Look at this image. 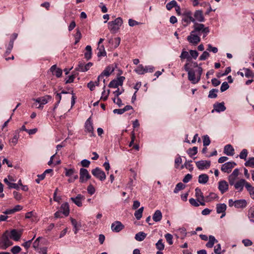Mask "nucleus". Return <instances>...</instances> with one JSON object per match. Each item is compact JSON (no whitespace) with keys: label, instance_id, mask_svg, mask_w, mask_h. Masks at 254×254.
Masks as SVG:
<instances>
[{"label":"nucleus","instance_id":"nucleus-58","mask_svg":"<svg viewBox=\"0 0 254 254\" xmlns=\"http://www.w3.org/2000/svg\"><path fill=\"white\" fill-rule=\"evenodd\" d=\"M229 87V85H228V83L227 82H224L222 83L221 87H220V90L222 92L226 91L227 90Z\"/></svg>","mask_w":254,"mask_h":254},{"label":"nucleus","instance_id":"nucleus-24","mask_svg":"<svg viewBox=\"0 0 254 254\" xmlns=\"http://www.w3.org/2000/svg\"><path fill=\"white\" fill-rule=\"evenodd\" d=\"M245 180L241 179L239 181H237L233 186H234V188L236 190H238V191H242L243 190L244 186L245 185Z\"/></svg>","mask_w":254,"mask_h":254},{"label":"nucleus","instance_id":"nucleus-21","mask_svg":"<svg viewBox=\"0 0 254 254\" xmlns=\"http://www.w3.org/2000/svg\"><path fill=\"white\" fill-rule=\"evenodd\" d=\"M84 199V196L80 194H78L75 197L70 198L71 200L79 207L82 205V200Z\"/></svg>","mask_w":254,"mask_h":254},{"label":"nucleus","instance_id":"nucleus-25","mask_svg":"<svg viewBox=\"0 0 254 254\" xmlns=\"http://www.w3.org/2000/svg\"><path fill=\"white\" fill-rule=\"evenodd\" d=\"M60 211L65 216L68 215L69 213V205L67 202L62 204L60 207Z\"/></svg>","mask_w":254,"mask_h":254},{"label":"nucleus","instance_id":"nucleus-34","mask_svg":"<svg viewBox=\"0 0 254 254\" xmlns=\"http://www.w3.org/2000/svg\"><path fill=\"white\" fill-rule=\"evenodd\" d=\"M217 242V240L212 235L209 237V241L207 243L206 246L208 248H212L215 243Z\"/></svg>","mask_w":254,"mask_h":254},{"label":"nucleus","instance_id":"nucleus-55","mask_svg":"<svg viewBox=\"0 0 254 254\" xmlns=\"http://www.w3.org/2000/svg\"><path fill=\"white\" fill-rule=\"evenodd\" d=\"M21 251V248L18 246H14L11 249V252L13 254H17Z\"/></svg>","mask_w":254,"mask_h":254},{"label":"nucleus","instance_id":"nucleus-31","mask_svg":"<svg viewBox=\"0 0 254 254\" xmlns=\"http://www.w3.org/2000/svg\"><path fill=\"white\" fill-rule=\"evenodd\" d=\"M208 179L209 177L207 174H201L198 176V181L200 184H205L208 182Z\"/></svg>","mask_w":254,"mask_h":254},{"label":"nucleus","instance_id":"nucleus-61","mask_svg":"<svg viewBox=\"0 0 254 254\" xmlns=\"http://www.w3.org/2000/svg\"><path fill=\"white\" fill-rule=\"evenodd\" d=\"M33 240V238H32L31 240H30L29 241H26V242L23 243L22 244V246L24 247L26 249H28L29 247L31 246V243L32 241Z\"/></svg>","mask_w":254,"mask_h":254},{"label":"nucleus","instance_id":"nucleus-45","mask_svg":"<svg viewBox=\"0 0 254 254\" xmlns=\"http://www.w3.org/2000/svg\"><path fill=\"white\" fill-rule=\"evenodd\" d=\"M188 154L191 157L192 155H194L197 153V147H193L192 148H189L187 151Z\"/></svg>","mask_w":254,"mask_h":254},{"label":"nucleus","instance_id":"nucleus-30","mask_svg":"<svg viewBox=\"0 0 254 254\" xmlns=\"http://www.w3.org/2000/svg\"><path fill=\"white\" fill-rule=\"evenodd\" d=\"M98 51L97 53V56L100 57H105L107 55L106 52L105 51V48L103 45L98 46L97 48Z\"/></svg>","mask_w":254,"mask_h":254},{"label":"nucleus","instance_id":"nucleus-9","mask_svg":"<svg viewBox=\"0 0 254 254\" xmlns=\"http://www.w3.org/2000/svg\"><path fill=\"white\" fill-rule=\"evenodd\" d=\"M192 16L194 19V23L198 22H203L205 21V18L203 15L202 10H195Z\"/></svg>","mask_w":254,"mask_h":254},{"label":"nucleus","instance_id":"nucleus-23","mask_svg":"<svg viewBox=\"0 0 254 254\" xmlns=\"http://www.w3.org/2000/svg\"><path fill=\"white\" fill-rule=\"evenodd\" d=\"M214 109L212 111V113L214 112L215 110L217 112H223L226 110V107L224 106V102L216 103L213 105Z\"/></svg>","mask_w":254,"mask_h":254},{"label":"nucleus","instance_id":"nucleus-54","mask_svg":"<svg viewBox=\"0 0 254 254\" xmlns=\"http://www.w3.org/2000/svg\"><path fill=\"white\" fill-rule=\"evenodd\" d=\"M105 85L104 86L103 88L105 89ZM109 93H110L109 90H108L107 93H106V91H105V89H104L102 93V96L101 97V99L102 100H103V101H106L108 98Z\"/></svg>","mask_w":254,"mask_h":254},{"label":"nucleus","instance_id":"nucleus-49","mask_svg":"<svg viewBox=\"0 0 254 254\" xmlns=\"http://www.w3.org/2000/svg\"><path fill=\"white\" fill-rule=\"evenodd\" d=\"M165 238L169 245H172L173 244L172 235L169 233L166 234L165 235Z\"/></svg>","mask_w":254,"mask_h":254},{"label":"nucleus","instance_id":"nucleus-10","mask_svg":"<svg viewBox=\"0 0 254 254\" xmlns=\"http://www.w3.org/2000/svg\"><path fill=\"white\" fill-rule=\"evenodd\" d=\"M79 175V181L81 183L86 182L91 178L88 170L84 168L80 169Z\"/></svg>","mask_w":254,"mask_h":254},{"label":"nucleus","instance_id":"nucleus-22","mask_svg":"<svg viewBox=\"0 0 254 254\" xmlns=\"http://www.w3.org/2000/svg\"><path fill=\"white\" fill-rule=\"evenodd\" d=\"M195 197H196L198 200H200L201 201H199L200 205H205V203L204 201V196L203 195V193L201 191V190L198 188H197L195 190Z\"/></svg>","mask_w":254,"mask_h":254},{"label":"nucleus","instance_id":"nucleus-7","mask_svg":"<svg viewBox=\"0 0 254 254\" xmlns=\"http://www.w3.org/2000/svg\"><path fill=\"white\" fill-rule=\"evenodd\" d=\"M91 172L95 177L101 181L106 179V176L105 172L98 167H96L93 169Z\"/></svg>","mask_w":254,"mask_h":254},{"label":"nucleus","instance_id":"nucleus-59","mask_svg":"<svg viewBox=\"0 0 254 254\" xmlns=\"http://www.w3.org/2000/svg\"><path fill=\"white\" fill-rule=\"evenodd\" d=\"M87 192L91 195L94 194L95 192V189L93 185H90L87 187Z\"/></svg>","mask_w":254,"mask_h":254},{"label":"nucleus","instance_id":"nucleus-64","mask_svg":"<svg viewBox=\"0 0 254 254\" xmlns=\"http://www.w3.org/2000/svg\"><path fill=\"white\" fill-rule=\"evenodd\" d=\"M90 162L87 159H83L81 161V164L83 167H88Z\"/></svg>","mask_w":254,"mask_h":254},{"label":"nucleus","instance_id":"nucleus-62","mask_svg":"<svg viewBox=\"0 0 254 254\" xmlns=\"http://www.w3.org/2000/svg\"><path fill=\"white\" fill-rule=\"evenodd\" d=\"M190 57L194 59H196L198 56V53L196 50H190Z\"/></svg>","mask_w":254,"mask_h":254},{"label":"nucleus","instance_id":"nucleus-15","mask_svg":"<svg viewBox=\"0 0 254 254\" xmlns=\"http://www.w3.org/2000/svg\"><path fill=\"white\" fill-rule=\"evenodd\" d=\"M115 70L113 65L107 66L102 73L98 76V79H102L104 76H109Z\"/></svg>","mask_w":254,"mask_h":254},{"label":"nucleus","instance_id":"nucleus-17","mask_svg":"<svg viewBox=\"0 0 254 254\" xmlns=\"http://www.w3.org/2000/svg\"><path fill=\"white\" fill-rule=\"evenodd\" d=\"M124 225L119 221H116L111 225V229L114 232H119L124 228Z\"/></svg>","mask_w":254,"mask_h":254},{"label":"nucleus","instance_id":"nucleus-57","mask_svg":"<svg viewBox=\"0 0 254 254\" xmlns=\"http://www.w3.org/2000/svg\"><path fill=\"white\" fill-rule=\"evenodd\" d=\"M237 178V177L233 176L231 174L229 176L228 181H229V183L231 186H233V184H234V183H236L235 182H236Z\"/></svg>","mask_w":254,"mask_h":254},{"label":"nucleus","instance_id":"nucleus-6","mask_svg":"<svg viewBox=\"0 0 254 254\" xmlns=\"http://www.w3.org/2000/svg\"><path fill=\"white\" fill-rule=\"evenodd\" d=\"M0 239L2 245L3 246L2 250L6 249L8 247L13 244L12 242L9 239L8 231H6L3 234Z\"/></svg>","mask_w":254,"mask_h":254},{"label":"nucleus","instance_id":"nucleus-51","mask_svg":"<svg viewBox=\"0 0 254 254\" xmlns=\"http://www.w3.org/2000/svg\"><path fill=\"white\" fill-rule=\"evenodd\" d=\"M135 71L139 74H143L145 73L144 66L142 64H139L135 69Z\"/></svg>","mask_w":254,"mask_h":254},{"label":"nucleus","instance_id":"nucleus-38","mask_svg":"<svg viewBox=\"0 0 254 254\" xmlns=\"http://www.w3.org/2000/svg\"><path fill=\"white\" fill-rule=\"evenodd\" d=\"M143 209V207H141L137 210L135 211L134 213V216L137 220H139L142 217Z\"/></svg>","mask_w":254,"mask_h":254},{"label":"nucleus","instance_id":"nucleus-44","mask_svg":"<svg viewBox=\"0 0 254 254\" xmlns=\"http://www.w3.org/2000/svg\"><path fill=\"white\" fill-rule=\"evenodd\" d=\"M248 217L251 222H254V207H251L249 209Z\"/></svg>","mask_w":254,"mask_h":254},{"label":"nucleus","instance_id":"nucleus-35","mask_svg":"<svg viewBox=\"0 0 254 254\" xmlns=\"http://www.w3.org/2000/svg\"><path fill=\"white\" fill-rule=\"evenodd\" d=\"M3 181L8 186V187L10 189H14L16 190H18L19 188L18 184L10 182L9 181H8L7 178H5Z\"/></svg>","mask_w":254,"mask_h":254},{"label":"nucleus","instance_id":"nucleus-53","mask_svg":"<svg viewBox=\"0 0 254 254\" xmlns=\"http://www.w3.org/2000/svg\"><path fill=\"white\" fill-rule=\"evenodd\" d=\"M210 140L209 136L207 135H204L203 137V146H206L209 145Z\"/></svg>","mask_w":254,"mask_h":254},{"label":"nucleus","instance_id":"nucleus-43","mask_svg":"<svg viewBox=\"0 0 254 254\" xmlns=\"http://www.w3.org/2000/svg\"><path fill=\"white\" fill-rule=\"evenodd\" d=\"M156 247L157 249H158L159 251H162L164 249V244L163 243V240L160 239L158 240V241L156 244Z\"/></svg>","mask_w":254,"mask_h":254},{"label":"nucleus","instance_id":"nucleus-14","mask_svg":"<svg viewBox=\"0 0 254 254\" xmlns=\"http://www.w3.org/2000/svg\"><path fill=\"white\" fill-rule=\"evenodd\" d=\"M195 164L199 170H203L210 167L211 162L208 160H200L195 162Z\"/></svg>","mask_w":254,"mask_h":254},{"label":"nucleus","instance_id":"nucleus-50","mask_svg":"<svg viewBox=\"0 0 254 254\" xmlns=\"http://www.w3.org/2000/svg\"><path fill=\"white\" fill-rule=\"evenodd\" d=\"M177 3L175 0H172L166 4V8L168 10H170L171 9H172L174 7H175L177 5Z\"/></svg>","mask_w":254,"mask_h":254},{"label":"nucleus","instance_id":"nucleus-33","mask_svg":"<svg viewBox=\"0 0 254 254\" xmlns=\"http://www.w3.org/2000/svg\"><path fill=\"white\" fill-rule=\"evenodd\" d=\"M85 50L86 51V52L84 54V57L87 60H89L91 58V55H92V48L89 45H87L86 48Z\"/></svg>","mask_w":254,"mask_h":254},{"label":"nucleus","instance_id":"nucleus-63","mask_svg":"<svg viewBox=\"0 0 254 254\" xmlns=\"http://www.w3.org/2000/svg\"><path fill=\"white\" fill-rule=\"evenodd\" d=\"M221 245L220 244H217L214 248V253L216 254H223L221 252Z\"/></svg>","mask_w":254,"mask_h":254},{"label":"nucleus","instance_id":"nucleus-16","mask_svg":"<svg viewBox=\"0 0 254 254\" xmlns=\"http://www.w3.org/2000/svg\"><path fill=\"white\" fill-rule=\"evenodd\" d=\"M92 65L93 64L91 62L85 64L84 63L80 62L78 63L76 70L81 72H85L87 71Z\"/></svg>","mask_w":254,"mask_h":254},{"label":"nucleus","instance_id":"nucleus-4","mask_svg":"<svg viewBox=\"0 0 254 254\" xmlns=\"http://www.w3.org/2000/svg\"><path fill=\"white\" fill-rule=\"evenodd\" d=\"M182 23L185 27L188 26L190 22L194 24V19L192 16V13L190 11H187L183 14Z\"/></svg>","mask_w":254,"mask_h":254},{"label":"nucleus","instance_id":"nucleus-13","mask_svg":"<svg viewBox=\"0 0 254 254\" xmlns=\"http://www.w3.org/2000/svg\"><path fill=\"white\" fill-rule=\"evenodd\" d=\"M125 79V77L124 76L118 77L116 79H114L110 82L109 87L110 88H118V86L123 85Z\"/></svg>","mask_w":254,"mask_h":254},{"label":"nucleus","instance_id":"nucleus-5","mask_svg":"<svg viewBox=\"0 0 254 254\" xmlns=\"http://www.w3.org/2000/svg\"><path fill=\"white\" fill-rule=\"evenodd\" d=\"M52 97L50 95H47L43 97L37 98L36 99H33L32 100L37 103H39V106L37 107V108L42 109L43 106L46 104L49 101L51 100Z\"/></svg>","mask_w":254,"mask_h":254},{"label":"nucleus","instance_id":"nucleus-36","mask_svg":"<svg viewBox=\"0 0 254 254\" xmlns=\"http://www.w3.org/2000/svg\"><path fill=\"white\" fill-rule=\"evenodd\" d=\"M146 234L143 232H140L137 233L135 236V239L137 241H143L146 237Z\"/></svg>","mask_w":254,"mask_h":254},{"label":"nucleus","instance_id":"nucleus-8","mask_svg":"<svg viewBox=\"0 0 254 254\" xmlns=\"http://www.w3.org/2000/svg\"><path fill=\"white\" fill-rule=\"evenodd\" d=\"M85 131L90 133V136H95L94 132V129L93 126V123L91 120V118L89 117L85 122Z\"/></svg>","mask_w":254,"mask_h":254},{"label":"nucleus","instance_id":"nucleus-37","mask_svg":"<svg viewBox=\"0 0 254 254\" xmlns=\"http://www.w3.org/2000/svg\"><path fill=\"white\" fill-rule=\"evenodd\" d=\"M245 165L246 167H249L252 168H254V157H250L245 162Z\"/></svg>","mask_w":254,"mask_h":254},{"label":"nucleus","instance_id":"nucleus-3","mask_svg":"<svg viewBox=\"0 0 254 254\" xmlns=\"http://www.w3.org/2000/svg\"><path fill=\"white\" fill-rule=\"evenodd\" d=\"M123 20L121 17H118L114 21L108 22V28L112 33H116L123 24Z\"/></svg>","mask_w":254,"mask_h":254},{"label":"nucleus","instance_id":"nucleus-41","mask_svg":"<svg viewBox=\"0 0 254 254\" xmlns=\"http://www.w3.org/2000/svg\"><path fill=\"white\" fill-rule=\"evenodd\" d=\"M185 186L182 183H179L177 184L174 190V192L175 193H178L180 190H183Z\"/></svg>","mask_w":254,"mask_h":254},{"label":"nucleus","instance_id":"nucleus-52","mask_svg":"<svg viewBox=\"0 0 254 254\" xmlns=\"http://www.w3.org/2000/svg\"><path fill=\"white\" fill-rule=\"evenodd\" d=\"M19 136L18 133H15L13 137L10 140V142L15 145L17 143Z\"/></svg>","mask_w":254,"mask_h":254},{"label":"nucleus","instance_id":"nucleus-47","mask_svg":"<svg viewBox=\"0 0 254 254\" xmlns=\"http://www.w3.org/2000/svg\"><path fill=\"white\" fill-rule=\"evenodd\" d=\"M65 175L67 177H71L72 175H74L75 172V170L74 169H67L65 168Z\"/></svg>","mask_w":254,"mask_h":254},{"label":"nucleus","instance_id":"nucleus-20","mask_svg":"<svg viewBox=\"0 0 254 254\" xmlns=\"http://www.w3.org/2000/svg\"><path fill=\"white\" fill-rule=\"evenodd\" d=\"M227 206L225 203H219L216 205V211L218 214L222 213L221 218H223L225 216L226 213L225 211L226 210Z\"/></svg>","mask_w":254,"mask_h":254},{"label":"nucleus","instance_id":"nucleus-60","mask_svg":"<svg viewBox=\"0 0 254 254\" xmlns=\"http://www.w3.org/2000/svg\"><path fill=\"white\" fill-rule=\"evenodd\" d=\"M207 46V50L209 52H212L213 53H216L218 52V49L216 47H212L211 44H208Z\"/></svg>","mask_w":254,"mask_h":254},{"label":"nucleus","instance_id":"nucleus-29","mask_svg":"<svg viewBox=\"0 0 254 254\" xmlns=\"http://www.w3.org/2000/svg\"><path fill=\"white\" fill-rule=\"evenodd\" d=\"M162 218V214L160 210H157L155 211L153 215L152 219L155 222L160 221Z\"/></svg>","mask_w":254,"mask_h":254},{"label":"nucleus","instance_id":"nucleus-56","mask_svg":"<svg viewBox=\"0 0 254 254\" xmlns=\"http://www.w3.org/2000/svg\"><path fill=\"white\" fill-rule=\"evenodd\" d=\"M210 55L208 52L207 51H204L203 52L202 55L199 57V60L200 61H204L207 59L209 57Z\"/></svg>","mask_w":254,"mask_h":254},{"label":"nucleus","instance_id":"nucleus-28","mask_svg":"<svg viewBox=\"0 0 254 254\" xmlns=\"http://www.w3.org/2000/svg\"><path fill=\"white\" fill-rule=\"evenodd\" d=\"M51 71L53 75H55L57 77H60L62 75V70L57 68L56 65H53L50 68Z\"/></svg>","mask_w":254,"mask_h":254},{"label":"nucleus","instance_id":"nucleus-1","mask_svg":"<svg viewBox=\"0 0 254 254\" xmlns=\"http://www.w3.org/2000/svg\"><path fill=\"white\" fill-rule=\"evenodd\" d=\"M189 63H186L184 65L185 70L188 72V79L192 84H196L200 79L201 75L202 73V68L201 67H198V70L196 71V74L194 70L190 68Z\"/></svg>","mask_w":254,"mask_h":254},{"label":"nucleus","instance_id":"nucleus-19","mask_svg":"<svg viewBox=\"0 0 254 254\" xmlns=\"http://www.w3.org/2000/svg\"><path fill=\"white\" fill-rule=\"evenodd\" d=\"M229 185L227 182L224 180L220 181L218 183V189L222 194H223L228 190Z\"/></svg>","mask_w":254,"mask_h":254},{"label":"nucleus","instance_id":"nucleus-2","mask_svg":"<svg viewBox=\"0 0 254 254\" xmlns=\"http://www.w3.org/2000/svg\"><path fill=\"white\" fill-rule=\"evenodd\" d=\"M192 33H195L199 36L202 35L203 38H205L210 32L208 27L205 26L203 24L194 23L193 25Z\"/></svg>","mask_w":254,"mask_h":254},{"label":"nucleus","instance_id":"nucleus-32","mask_svg":"<svg viewBox=\"0 0 254 254\" xmlns=\"http://www.w3.org/2000/svg\"><path fill=\"white\" fill-rule=\"evenodd\" d=\"M180 58L181 60L187 59V61L190 62L191 60V57L189 55V54L188 52L183 50L182 52V53L180 56Z\"/></svg>","mask_w":254,"mask_h":254},{"label":"nucleus","instance_id":"nucleus-11","mask_svg":"<svg viewBox=\"0 0 254 254\" xmlns=\"http://www.w3.org/2000/svg\"><path fill=\"white\" fill-rule=\"evenodd\" d=\"M236 165L237 164L235 162H228L222 165L221 170L223 172L229 173L231 172L232 169L236 166Z\"/></svg>","mask_w":254,"mask_h":254},{"label":"nucleus","instance_id":"nucleus-27","mask_svg":"<svg viewBox=\"0 0 254 254\" xmlns=\"http://www.w3.org/2000/svg\"><path fill=\"white\" fill-rule=\"evenodd\" d=\"M234 149L231 144H227L225 146L224 152L228 156H233L234 154Z\"/></svg>","mask_w":254,"mask_h":254},{"label":"nucleus","instance_id":"nucleus-18","mask_svg":"<svg viewBox=\"0 0 254 254\" xmlns=\"http://www.w3.org/2000/svg\"><path fill=\"white\" fill-rule=\"evenodd\" d=\"M22 232L21 230L17 231L16 229H13L10 231V237L13 240L18 241L19 240L22 235Z\"/></svg>","mask_w":254,"mask_h":254},{"label":"nucleus","instance_id":"nucleus-39","mask_svg":"<svg viewBox=\"0 0 254 254\" xmlns=\"http://www.w3.org/2000/svg\"><path fill=\"white\" fill-rule=\"evenodd\" d=\"M192 161H186V162L184 163V164L182 166V168H183L184 167H185L187 169H188L190 171H192L193 167L192 164H190V162H191Z\"/></svg>","mask_w":254,"mask_h":254},{"label":"nucleus","instance_id":"nucleus-40","mask_svg":"<svg viewBox=\"0 0 254 254\" xmlns=\"http://www.w3.org/2000/svg\"><path fill=\"white\" fill-rule=\"evenodd\" d=\"M218 92V90L217 89H212L210 90L208 94V98H215L217 96V93Z\"/></svg>","mask_w":254,"mask_h":254},{"label":"nucleus","instance_id":"nucleus-48","mask_svg":"<svg viewBox=\"0 0 254 254\" xmlns=\"http://www.w3.org/2000/svg\"><path fill=\"white\" fill-rule=\"evenodd\" d=\"M248 152L246 149H243L240 152L239 157L242 159L246 160L248 156Z\"/></svg>","mask_w":254,"mask_h":254},{"label":"nucleus","instance_id":"nucleus-12","mask_svg":"<svg viewBox=\"0 0 254 254\" xmlns=\"http://www.w3.org/2000/svg\"><path fill=\"white\" fill-rule=\"evenodd\" d=\"M188 41L194 45H197L200 41V38L195 33H192V31L190 33V35L187 37Z\"/></svg>","mask_w":254,"mask_h":254},{"label":"nucleus","instance_id":"nucleus-46","mask_svg":"<svg viewBox=\"0 0 254 254\" xmlns=\"http://www.w3.org/2000/svg\"><path fill=\"white\" fill-rule=\"evenodd\" d=\"M74 37L75 38L74 44L76 45L79 42V41L81 38V32H80L79 30H78V29L76 30V32L74 34Z\"/></svg>","mask_w":254,"mask_h":254},{"label":"nucleus","instance_id":"nucleus-26","mask_svg":"<svg viewBox=\"0 0 254 254\" xmlns=\"http://www.w3.org/2000/svg\"><path fill=\"white\" fill-rule=\"evenodd\" d=\"M235 207L237 208H244L247 205V202L245 199H239L235 200Z\"/></svg>","mask_w":254,"mask_h":254},{"label":"nucleus","instance_id":"nucleus-42","mask_svg":"<svg viewBox=\"0 0 254 254\" xmlns=\"http://www.w3.org/2000/svg\"><path fill=\"white\" fill-rule=\"evenodd\" d=\"M243 70L245 71V75L247 78L253 77L254 76V74L253 73L252 71L249 68H244Z\"/></svg>","mask_w":254,"mask_h":254}]
</instances>
